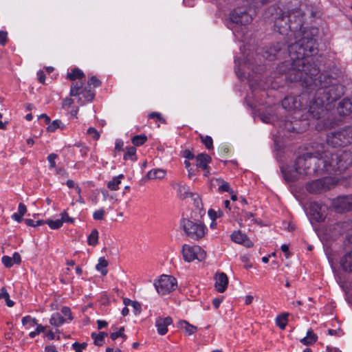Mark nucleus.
<instances>
[{
  "label": "nucleus",
  "mask_w": 352,
  "mask_h": 352,
  "mask_svg": "<svg viewBox=\"0 0 352 352\" xmlns=\"http://www.w3.org/2000/svg\"><path fill=\"white\" fill-rule=\"evenodd\" d=\"M340 265L344 271L352 272V250L346 252L341 258Z\"/></svg>",
  "instance_id": "nucleus-20"
},
{
  "label": "nucleus",
  "mask_w": 352,
  "mask_h": 352,
  "mask_svg": "<svg viewBox=\"0 0 352 352\" xmlns=\"http://www.w3.org/2000/svg\"><path fill=\"white\" fill-rule=\"evenodd\" d=\"M131 307L133 309L134 314L138 315L141 312V305L138 302L134 301Z\"/></svg>",
  "instance_id": "nucleus-53"
},
{
  "label": "nucleus",
  "mask_w": 352,
  "mask_h": 352,
  "mask_svg": "<svg viewBox=\"0 0 352 352\" xmlns=\"http://www.w3.org/2000/svg\"><path fill=\"white\" fill-rule=\"evenodd\" d=\"M342 178L343 177H325L321 179H316L307 184L306 188L311 193H320L340 182Z\"/></svg>",
  "instance_id": "nucleus-9"
},
{
  "label": "nucleus",
  "mask_w": 352,
  "mask_h": 352,
  "mask_svg": "<svg viewBox=\"0 0 352 352\" xmlns=\"http://www.w3.org/2000/svg\"><path fill=\"white\" fill-rule=\"evenodd\" d=\"M74 101L72 99L66 98L63 101V107H69L73 104Z\"/></svg>",
  "instance_id": "nucleus-58"
},
{
  "label": "nucleus",
  "mask_w": 352,
  "mask_h": 352,
  "mask_svg": "<svg viewBox=\"0 0 352 352\" xmlns=\"http://www.w3.org/2000/svg\"><path fill=\"white\" fill-rule=\"evenodd\" d=\"M37 76H38V80H39L40 82H41V83H44L45 82V74H44L43 72L38 71L37 72Z\"/></svg>",
  "instance_id": "nucleus-62"
},
{
  "label": "nucleus",
  "mask_w": 352,
  "mask_h": 352,
  "mask_svg": "<svg viewBox=\"0 0 352 352\" xmlns=\"http://www.w3.org/2000/svg\"><path fill=\"white\" fill-rule=\"evenodd\" d=\"M250 8L246 6L234 8L230 14L228 28L234 34L239 32V29L243 30V26L250 23L253 16Z\"/></svg>",
  "instance_id": "nucleus-5"
},
{
  "label": "nucleus",
  "mask_w": 352,
  "mask_h": 352,
  "mask_svg": "<svg viewBox=\"0 0 352 352\" xmlns=\"http://www.w3.org/2000/svg\"><path fill=\"white\" fill-rule=\"evenodd\" d=\"M57 155H48L47 160L50 163V166L52 168L55 167V159Z\"/></svg>",
  "instance_id": "nucleus-60"
},
{
  "label": "nucleus",
  "mask_w": 352,
  "mask_h": 352,
  "mask_svg": "<svg viewBox=\"0 0 352 352\" xmlns=\"http://www.w3.org/2000/svg\"><path fill=\"white\" fill-rule=\"evenodd\" d=\"M123 146H124V142L122 140H116L115 147L118 151H121V149Z\"/></svg>",
  "instance_id": "nucleus-61"
},
{
  "label": "nucleus",
  "mask_w": 352,
  "mask_h": 352,
  "mask_svg": "<svg viewBox=\"0 0 352 352\" xmlns=\"http://www.w3.org/2000/svg\"><path fill=\"white\" fill-rule=\"evenodd\" d=\"M230 237L232 241L239 244H241L247 248L253 246V243L250 241V239L245 234L240 231L234 232L231 234Z\"/></svg>",
  "instance_id": "nucleus-16"
},
{
  "label": "nucleus",
  "mask_w": 352,
  "mask_h": 352,
  "mask_svg": "<svg viewBox=\"0 0 352 352\" xmlns=\"http://www.w3.org/2000/svg\"><path fill=\"white\" fill-rule=\"evenodd\" d=\"M7 32L4 31H0V43L5 45L7 41Z\"/></svg>",
  "instance_id": "nucleus-56"
},
{
  "label": "nucleus",
  "mask_w": 352,
  "mask_h": 352,
  "mask_svg": "<svg viewBox=\"0 0 352 352\" xmlns=\"http://www.w3.org/2000/svg\"><path fill=\"white\" fill-rule=\"evenodd\" d=\"M91 336L96 345L102 346L104 342V338L107 336V333L105 332L92 333Z\"/></svg>",
  "instance_id": "nucleus-28"
},
{
  "label": "nucleus",
  "mask_w": 352,
  "mask_h": 352,
  "mask_svg": "<svg viewBox=\"0 0 352 352\" xmlns=\"http://www.w3.org/2000/svg\"><path fill=\"white\" fill-rule=\"evenodd\" d=\"M166 175V170L160 168H155L148 171L145 177L147 179H162Z\"/></svg>",
  "instance_id": "nucleus-24"
},
{
  "label": "nucleus",
  "mask_w": 352,
  "mask_h": 352,
  "mask_svg": "<svg viewBox=\"0 0 352 352\" xmlns=\"http://www.w3.org/2000/svg\"><path fill=\"white\" fill-rule=\"evenodd\" d=\"M318 159L323 164L327 173L338 175L342 173L352 164L351 155H320Z\"/></svg>",
  "instance_id": "nucleus-4"
},
{
  "label": "nucleus",
  "mask_w": 352,
  "mask_h": 352,
  "mask_svg": "<svg viewBox=\"0 0 352 352\" xmlns=\"http://www.w3.org/2000/svg\"><path fill=\"white\" fill-rule=\"evenodd\" d=\"M1 261L6 267H10L14 264H18L21 262V256L19 253L14 252L12 256H3Z\"/></svg>",
  "instance_id": "nucleus-22"
},
{
  "label": "nucleus",
  "mask_w": 352,
  "mask_h": 352,
  "mask_svg": "<svg viewBox=\"0 0 352 352\" xmlns=\"http://www.w3.org/2000/svg\"><path fill=\"white\" fill-rule=\"evenodd\" d=\"M339 114L346 116L352 112V96L349 98L343 99L338 106Z\"/></svg>",
  "instance_id": "nucleus-18"
},
{
  "label": "nucleus",
  "mask_w": 352,
  "mask_h": 352,
  "mask_svg": "<svg viewBox=\"0 0 352 352\" xmlns=\"http://www.w3.org/2000/svg\"><path fill=\"white\" fill-rule=\"evenodd\" d=\"M221 302L222 300L218 298H215L212 300V304L215 309L219 308Z\"/></svg>",
  "instance_id": "nucleus-63"
},
{
  "label": "nucleus",
  "mask_w": 352,
  "mask_h": 352,
  "mask_svg": "<svg viewBox=\"0 0 352 352\" xmlns=\"http://www.w3.org/2000/svg\"><path fill=\"white\" fill-rule=\"evenodd\" d=\"M180 226L186 235L193 240H199L203 238L207 231V228L201 222L188 219H183L181 221Z\"/></svg>",
  "instance_id": "nucleus-7"
},
{
  "label": "nucleus",
  "mask_w": 352,
  "mask_h": 352,
  "mask_svg": "<svg viewBox=\"0 0 352 352\" xmlns=\"http://www.w3.org/2000/svg\"><path fill=\"white\" fill-rule=\"evenodd\" d=\"M83 76H84L83 72L78 68H76V69H73L71 73H69L67 74L68 78H69L71 80H74L77 78H81Z\"/></svg>",
  "instance_id": "nucleus-39"
},
{
  "label": "nucleus",
  "mask_w": 352,
  "mask_h": 352,
  "mask_svg": "<svg viewBox=\"0 0 352 352\" xmlns=\"http://www.w3.org/2000/svg\"><path fill=\"white\" fill-rule=\"evenodd\" d=\"M65 125L60 120H55L47 126V131L54 132L57 129H63Z\"/></svg>",
  "instance_id": "nucleus-36"
},
{
  "label": "nucleus",
  "mask_w": 352,
  "mask_h": 352,
  "mask_svg": "<svg viewBox=\"0 0 352 352\" xmlns=\"http://www.w3.org/2000/svg\"><path fill=\"white\" fill-rule=\"evenodd\" d=\"M21 322L26 329H30L37 324L36 320L30 316H24L21 320Z\"/></svg>",
  "instance_id": "nucleus-33"
},
{
  "label": "nucleus",
  "mask_w": 352,
  "mask_h": 352,
  "mask_svg": "<svg viewBox=\"0 0 352 352\" xmlns=\"http://www.w3.org/2000/svg\"><path fill=\"white\" fill-rule=\"evenodd\" d=\"M91 85H93L94 87H99L100 85V81L96 76H92L88 81L87 87L90 88Z\"/></svg>",
  "instance_id": "nucleus-50"
},
{
  "label": "nucleus",
  "mask_w": 352,
  "mask_h": 352,
  "mask_svg": "<svg viewBox=\"0 0 352 352\" xmlns=\"http://www.w3.org/2000/svg\"><path fill=\"white\" fill-rule=\"evenodd\" d=\"M61 313L67 319H69L70 320H72L73 319V317L72 316L71 309L68 307H62Z\"/></svg>",
  "instance_id": "nucleus-48"
},
{
  "label": "nucleus",
  "mask_w": 352,
  "mask_h": 352,
  "mask_svg": "<svg viewBox=\"0 0 352 352\" xmlns=\"http://www.w3.org/2000/svg\"><path fill=\"white\" fill-rule=\"evenodd\" d=\"M98 231L96 229L92 230L87 238V243L89 245L95 246L98 243Z\"/></svg>",
  "instance_id": "nucleus-31"
},
{
  "label": "nucleus",
  "mask_w": 352,
  "mask_h": 352,
  "mask_svg": "<svg viewBox=\"0 0 352 352\" xmlns=\"http://www.w3.org/2000/svg\"><path fill=\"white\" fill-rule=\"evenodd\" d=\"M327 144L332 147L344 146L352 143V126H348L329 133Z\"/></svg>",
  "instance_id": "nucleus-6"
},
{
  "label": "nucleus",
  "mask_w": 352,
  "mask_h": 352,
  "mask_svg": "<svg viewBox=\"0 0 352 352\" xmlns=\"http://www.w3.org/2000/svg\"><path fill=\"white\" fill-rule=\"evenodd\" d=\"M27 211L26 206L24 204L20 203L18 206V212L19 214H22L23 216L25 214Z\"/></svg>",
  "instance_id": "nucleus-55"
},
{
  "label": "nucleus",
  "mask_w": 352,
  "mask_h": 352,
  "mask_svg": "<svg viewBox=\"0 0 352 352\" xmlns=\"http://www.w3.org/2000/svg\"><path fill=\"white\" fill-rule=\"evenodd\" d=\"M124 177V176L122 174L113 177L111 180L108 182L107 187L111 190H118Z\"/></svg>",
  "instance_id": "nucleus-25"
},
{
  "label": "nucleus",
  "mask_w": 352,
  "mask_h": 352,
  "mask_svg": "<svg viewBox=\"0 0 352 352\" xmlns=\"http://www.w3.org/2000/svg\"><path fill=\"white\" fill-rule=\"evenodd\" d=\"M87 346V344L82 343L79 344L78 342H74L73 344V349L75 350L76 352H82V349H84Z\"/></svg>",
  "instance_id": "nucleus-52"
},
{
  "label": "nucleus",
  "mask_w": 352,
  "mask_h": 352,
  "mask_svg": "<svg viewBox=\"0 0 352 352\" xmlns=\"http://www.w3.org/2000/svg\"><path fill=\"white\" fill-rule=\"evenodd\" d=\"M349 195L339 197L333 201V206L336 211L339 213L344 212L351 210V204L349 202Z\"/></svg>",
  "instance_id": "nucleus-14"
},
{
  "label": "nucleus",
  "mask_w": 352,
  "mask_h": 352,
  "mask_svg": "<svg viewBox=\"0 0 352 352\" xmlns=\"http://www.w3.org/2000/svg\"><path fill=\"white\" fill-rule=\"evenodd\" d=\"M317 52L315 39L308 37L305 32L303 37L288 46L289 59L280 64L279 73H287L290 81H299L309 89L316 90L311 100L307 104L310 96L302 93L298 96H287L282 100L283 107L295 111V120L285 121L280 125L287 131L302 132L309 123L308 117L320 118L331 109V104L344 94V87L336 82L325 73H320L314 55Z\"/></svg>",
  "instance_id": "nucleus-1"
},
{
  "label": "nucleus",
  "mask_w": 352,
  "mask_h": 352,
  "mask_svg": "<svg viewBox=\"0 0 352 352\" xmlns=\"http://www.w3.org/2000/svg\"><path fill=\"white\" fill-rule=\"evenodd\" d=\"M36 328L34 331L30 333L29 336L31 338H35L36 336H38L40 333L43 332L45 330V327H43L41 324H37Z\"/></svg>",
  "instance_id": "nucleus-44"
},
{
  "label": "nucleus",
  "mask_w": 352,
  "mask_h": 352,
  "mask_svg": "<svg viewBox=\"0 0 352 352\" xmlns=\"http://www.w3.org/2000/svg\"><path fill=\"white\" fill-rule=\"evenodd\" d=\"M303 12L300 9L293 8L291 6L278 8L274 17V28L281 34L288 35L297 30H301L303 22Z\"/></svg>",
  "instance_id": "nucleus-2"
},
{
  "label": "nucleus",
  "mask_w": 352,
  "mask_h": 352,
  "mask_svg": "<svg viewBox=\"0 0 352 352\" xmlns=\"http://www.w3.org/2000/svg\"><path fill=\"white\" fill-rule=\"evenodd\" d=\"M45 352H58L54 346L49 345L45 348Z\"/></svg>",
  "instance_id": "nucleus-64"
},
{
  "label": "nucleus",
  "mask_w": 352,
  "mask_h": 352,
  "mask_svg": "<svg viewBox=\"0 0 352 352\" xmlns=\"http://www.w3.org/2000/svg\"><path fill=\"white\" fill-rule=\"evenodd\" d=\"M201 141L203 144L206 146L207 148H211L212 147V139L210 136H201Z\"/></svg>",
  "instance_id": "nucleus-42"
},
{
  "label": "nucleus",
  "mask_w": 352,
  "mask_h": 352,
  "mask_svg": "<svg viewBox=\"0 0 352 352\" xmlns=\"http://www.w3.org/2000/svg\"><path fill=\"white\" fill-rule=\"evenodd\" d=\"M25 223L28 226L38 227L39 226L44 224L45 221L43 220H38L36 221H34L32 219H27L25 220Z\"/></svg>",
  "instance_id": "nucleus-41"
},
{
  "label": "nucleus",
  "mask_w": 352,
  "mask_h": 352,
  "mask_svg": "<svg viewBox=\"0 0 352 352\" xmlns=\"http://www.w3.org/2000/svg\"><path fill=\"white\" fill-rule=\"evenodd\" d=\"M272 110L270 109L267 113H262L260 115L261 120L264 123H274L276 120V116L274 114H271Z\"/></svg>",
  "instance_id": "nucleus-34"
},
{
  "label": "nucleus",
  "mask_w": 352,
  "mask_h": 352,
  "mask_svg": "<svg viewBox=\"0 0 352 352\" xmlns=\"http://www.w3.org/2000/svg\"><path fill=\"white\" fill-rule=\"evenodd\" d=\"M210 182L212 186L216 185L219 186L218 189L219 192H228L230 193H234L233 190L230 188L229 184L220 178L212 179Z\"/></svg>",
  "instance_id": "nucleus-23"
},
{
  "label": "nucleus",
  "mask_w": 352,
  "mask_h": 352,
  "mask_svg": "<svg viewBox=\"0 0 352 352\" xmlns=\"http://www.w3.org/2000/svg\"><path fill=\"white\" fill-rule=\"evenodd\" d=\"M153 285L160 295H166L175 290L177 286L176 279L169 275L162 274L154 280Z\"/></svg>",
  "instance_id": "nucleus-8"
},
{
  "label": "nucleus",
  "mask_w": 352,
  "mask_h": 352,
  "mask_svg": "<svg viewBox=\"0 0 352 352\" xmlns=\"http://www.w3.org/2000/svg\"><path fill=\"white\" fill-rule=\"evenodd\" d=\"M45 223H47L51 229L56 230L63 226V221L60 219L56 220L47 219L45 221Z\"/></svg>",
  "instance_id": "nucleus-37"
},
{
  "label": "nucleus",
  "mask_w": 352,
  "mask_h": 352,
  "mask_svg": "<svg viewBox=\"0 0 352 352\" xmlns=\"http://www.w3.org/2000/svg\"><path fill=\"white\" fill-rule=\"evenodd\" d=\"M173 320L170 317L161 318L158 317L155 320V327L157 329V333L160 335H165L168 331V326L170 325Z\"/></svg>",
  "instance_id": "nucleus-15"
},
{
  "label": "nucleus",
  "mask_w": 352,
  "mask_h": 352,
  "mask_svg": "<svg viewBox=\"0 0 352 352\" xmlns=\"http://www.w3.org/2000/svg\"><path fill=\"white\" fill-rule=\"evenodd\" d=\"M60 217H61L60 219H61V221H63V223L64 222L68 223H72V224H73L74 223V219L69 217V215L66 211H63V212H61Z\"/></svg>",
  "instance_id": "nucleus-43"
},
{
  "label": "nucleus",
  "mask_w": 352,
  "mask_h": 352,
  "mask_svg": "<svg viewBox=\"0 0 352 352\" xmlns=\"http://www.w3.org/2000/svg\"><path fill=\"white\" fill-rule=\"evenodd\" d=\"M148 117L150 118H156L162 122H164V120L162 117V114L160 113L153 112L149 114Z\"/></svg>",
  "instance_id": "nucleus-57"
},
{
  "label": "nucleus",
  "mask_w": 352,
  "mask_h": 352,
  "mask_svg": "<svg viewBox=\"0 0 352 352\" xmlns=\"http://www.w3.org/2000/svg\"><path fill=\"white\" fill-rule=\"evenodd\" d=\"M318 336L312 330H309L307 332V336L300 340V342L305 345H310L317 341Z\"/></svg>",
  "instance_id": "nucleus-27"
},
{
  "label": "nucleus",
  "mask_w": 352,
  "mask_h": 352,
  "mask_svg": "<svg viewBox=\"0 0 352 352\" xmlns=\"http://www.w3.org/2000/svg\"><path fill=\"white\" fill-rule=\"evenodd\" d=\"M327 206L318 202H312L309 205V215L311 218L317 221H323L326 217Z\"/></svg>",
  "instance_id": "nucleus-13"
},
{
  "label": "nucleus",
  "mask_w": 352,
  "mask_h": 352,
  "mask_svg": "<svg viewBox=\"0 0 352 352\" xmlns=\"http://www.w3.org/2000/svg\"><path fill=\"white\" fill-rule=\"evenodd\" d=\"M228 278L225 273H220L215 278V287L219 292H223L228 286Z\"/></svg>",
  "instance_id": "nucleus-19"
},
{
  "label": "nucleus",
  "mask_w": 352,
  "mask_h": 352,
  "mask_svg": "<svg viewBox=\"0 0 352 352\" xmlns=\"http://www.w3.org/2000/svg\"><path fill=\"white\" fill-rule=\"evenodd\" d=\"M208 214L211 219L215 220L217 218L221 217L223 214V212L220 209H219L218 210H214V209H210L208 212Z\"/></svg>",
  "instance_id": "nucleus-40"
},
{
  "label": "nucleus",
  "mask_w": 352,
  "mask_h": 352,
  "mask_svg": "<svg viewBox=\"0 0 352 352\" xmlns=\"http://www.w3.org/2000/svg\"><path fill=\"white\" fill-rule=\"evenodd\" d=\"M288 316L287 313H285L276 317V324L280 329H284L285 328L288 322Z\"/></svg>",
  "instance_id": "nucleus-29"
},
{
  "label": "nucleus",
  "mask_w": 352,
  "mask_h": 352,
  "mask_svg": "<svg viewBox=\"0 0 352 352\" xmlns=\"http://www.w3.org/2000/svg\"><path fill=\"white\" fill-rule=\"evenodd\" d=\"M87 133L89 135H91L92 138L95 140H98L100 138V133L94 127H90L87 129Z\"/></svg>",
  "instance_id": "nucleus-51"
},
{
  "label": "nucleus",
  "mask_w": 352,
  "mask_h": 352,
  "mask_svg": "<svg viewBox=\"0 0 352 352\" xmlns=\"http://www.w3.org/2000/svg\"><path fill=\"white\" fill-rule=\"evenodd\" d=\"M274 142L275 151H281L282 148L283 147V144L282 142H280L278 138H275L274 140Z\"/></svg>",
  "instance_id": "nucleus-54"
},
{
  "label": "nucleus",
  "mask_w": 352,
  "mask_h": 352,
  "mask_svg": "<svg viewBox=\"0 0 352 352\" xmlns=\"http://www.w3.org/2000/svg\"><path fill=\"white\" fill-rule=\"evenodd\" d=\"M235 72L239 78H250L251 77L250 69L254 72V67L253 63L248 58L244 63H241L239 58H236L235 60Z\"/></svg>",
  "instance_id": "nucleus-12"
},
{
  "label": "nucleus",
  "mask_w": 352,
  "mask_h": 352,
  "mask_svg": "<svg viewBox=\"0 0 352 352\" xmlns=\"http://www.w3.org/2000/svg\"><path fill=\"white\" fill-rule=\"evenodd\" d=\"M279 50H280V48H279L278 50H277L276 49H270V52H265V57L266 58V59H268L269 60H272L274 59V58H276L278 56V54H272V52L274 51L278 53Z\"/></svg>",
  "instance_id": "nucleus-49"
},
{
  "label": "nucleus",
  "mask_w": 352,
  "mask_h": 352,
  "mask_svg": "<svg viewBox=\"0 0 352 352\" xmlns=\"http://www.w3.org/2000/svg\"><path fill=\"white\" fill-rule=\"evenodd\" d=\"M105 214V211L104 209L101 208L98 210H96L93 214V218L95 220H102L104 219Z\"/></svg>",
  "instance_id": "nucleus-45"
},
{
  "label": "nucleus",
  "mask_w": 352,
  "mask_h": 352,
  "mask_svg": "<svg viewBox=\"0 0 352 352\" xmlns=\"http://www.w3.org/2000/svg\"><path fill=\"white\" fill-rule=\"evenodd\" d=\"M0 298H4L8 307H12L14 305V302L10 299V295L5 287L1 288Z\"/></svg>",
  "instance_id": "nucleus-38"
},
{
  "label": "nucleus",
  "mask_w": 352,
  "mask_h": 352,
  "mask_svg": "<svg viewBox=\"0 0 352 352\" xmlns=\"http://www.w3.org/2000/svg\"><path fill=\"white\" fill-rule=\"evenodd\" d=\"M66 319L60 315V313H54L50 318V323L51 325L58 327L63 325Z\"/></svg>",
  "instance_id": "nucleus-26"
},
{
  "label": "nucleus",
  "mask_w": 352,
  "mask_h": 352,
  "mask_svg": "<svg viewBox=\"0 0 352 352\" xmlns=\"http://www.w3.org/2000/svg\"><path fill=\"white\" fill-rule=\"evenodd\" d=\"M187 159L193 161L197 166L204 170L207 169L208 164L211 162L210 155H186Z\"/></svg>",
  "instance_id": "nucleus-17"
},
{
  "label": "nucleus",
  "mask_w": 352,
  "mask_h": 352,
  "mask_svg": "<svg viewBox=\"0 0 352 352\" xmlns=\"http://www.w3.org/2000/svg\"><path fill=\"white\" fill-rule=\"evenodd\" d=\"M147 140V137L144 135H138L132 138V143L134 146H141Z\"/></svg>",
  "instance_id": "nucleus-35"
},
{
  "label": "nucleus",
  "mask_w": 352,
  "mask_h": 352,
  "mask_svg": "<svg viewBox=\"0 0 352 352\" xmlns=\"http://www.w3.org/2000/svg\"><path fill=\"white\" fill-rule=\"evenodd\" d=\"M71 96H78V102L82 105L85 102H90L94 98V92L91 89L85 87L82 89L81 83L76 82L73 83L70 89Z\"/></svg>",
  "instance_id": "nucleus-10"
},
{
  "label": "nucleus",
  "mask_w": 352,
  "mask_h": 352,
  "mask_svg": "<svg viewBox=\"0 0 352 352\" xmlns=\"http://www.w3.org/2000/svg\"><path fill=\"white\" fill-rule=\"evenodd\" d=\"M108 265L107 261L104 257H100L98 263L96 266L98 271L100 272L102 275H106L107 273V267Z\"/></svg>",
  "instance_id": "nucleus-30"
},
{
  "label": "nucleus",
  "mask_w": 352,
  "mask_h": 352,
  "mask_svg": "<svg viewBox=\"0 0 352 352\" xmlns=\"http://www.w3.org/2000/svg\"><path fill=\"white\" fill-rule=\"evenodd\" d=\"M12 219H13L18 223H21L23 221V215L17 212H15L12 215Z\"/></svg>",
  "instance_id": "nucleus-59"
},
{
  "label": "nucleus",
  "mask_w": 352,
  "mask_h": 352,
  "mask_svg": "<svg viewBox=\"0 0 352 352\" xmlns=\"http://www.w3.org/2000/svg\"><path fill=\"white\" fill-rule=\"evenodd\" d=\"M179 326L182 329H184L186 331V333L188 335H192L195 333L197 331V327L190 324L186 320H182L179 322Z\"/></svg>",
  "instance_id": "nucleus-32"
},
{
  "label": "nucleus",
  "mask_w": 352,
  "mask_h": 352,
  "mask_svg": "<svg viewBox=\"0 0 352 352\" xmlns=\"http://www.w3.org/2000/svg\"><path fill=\"white\" fill-rule=\"evenodd\" d=\"M173 188L177 190V196L180 199H186L192 194L190 192L189 187L179 183L175 184L173 185Z\"/></svg>",
  "instance_id": "nucleus-21"
},
{
  "label": "nucleus",
  "mask_w": 352,
  "mask_h": 352,
  "mask_svg": "<svg viewBox=\"0 0 352 352\" xmlns=\"http://www.w3.org/2000/svg\"><path fill=\"white\" fill-rule=\"evenodd\" d=\"M123 331H124V327H121L118 331L113 332V333H111L110 337H111V340H115L119 337H122L124 339H126V335H124L123 333Z\"/></svg>",
  "instance_id": "nucleus-46"
},
{
  "label": "nucleus",
  "mask_w": 352,
  "mask_h": 352,
  "mask_svg": "<svg viewBox=\"0 0 352 352\" xmlns=\"http://www.w3.org/2000/svg\"><path fill=\"white\" fill-rule=\"evenodd\" d=\"M182 255L186 262L190 263L195 260L201 261L206 258L205 251L199 245L190 246L184 244L182 246Z\"/></svg>",
  "instance_id": "nucleus-11"
},
{
  "label": "nucleus",
  "mask_w": 352,
  "mask_h": 352,
  "mask_svg": "<svg viewBox=\"0 0 352 352\" xmlns=\"http://www.w3.org/2000/svg\"><path fill=\"white\" fill-rule=\"evenodd\" d=\"M287 157L288 155H278L277 157L280 170L287 182L295 180L298 175L307 174V170L314 160L313 155H298L295 162L289 165L284 164V162H287Z\"/></svg>",
  "instance_id": "nucleus-3"
},
{
  "label": "nucleus",
  "mask_w": 352,
  "mask_h": 352,
  "mask_svg": "<svg viewBox=\"0 0 352 352\" xmlns=\"http://www.w3.org/2000/svg\"><path fill=\"white\" fill-rule=\"evenodd\" d=\"M79 148V152L80 153H82L84 154H86L87 152H88V148L85 146H82V144H76L74 145L73 147H72V149L70 151L71 152H74V153H76L78 152V151H76L75 148Z\"/></svg>",
  "instance_id": "nucleus-47"
}]
</instances>
